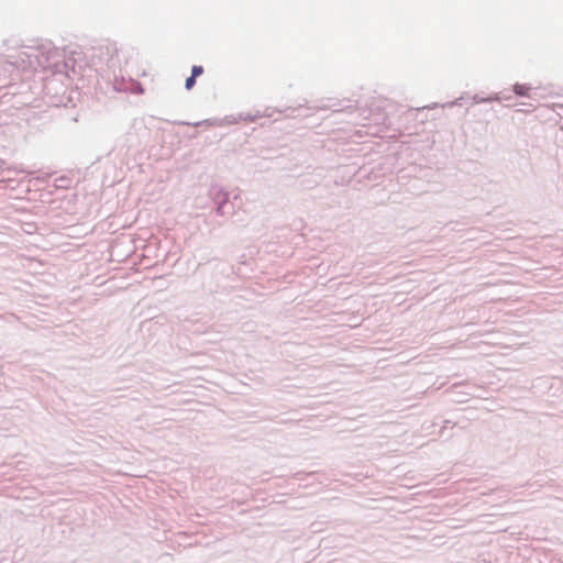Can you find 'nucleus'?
I'll use <instances>...</instances> for the list:
<instances>
[{
  "mask_svg": "<svg viewBox=\"0 0 563 563\" xmlns=\"http://www.w3.org/2000/svg\"><path fill=\"white\" fill-rule=\"evenodd\" d=\"M529 90L528 87H526L525 85H516L514 87V91L517 93V95H520V96H525L527 95V91Z\"/></svg>",
  "mask_w": 563,
  "mask_h": 563,
  "instance_id": "obj_1",
  "label": "nucleus"
},
{
  "mask_svg": "<svg viewBox=\"0 0 563 563\" xmlns=\"http://www.w3.org/2000/svg\"><path fill=\"white\" fill-rule=\"evenodd\" d=\"M202 73H203L202 66H194L191 69V76H194L195 78L200 76Z\"/></svg>",
  "mask_w": 563,
  "mask_h": 563,
  "instance_id": "obj_2",
  "label": "nucleus"
},
{
  "mask_svg": "<svg viewBox=\"0 0 563 563\" xmlns=\"http://www.w3.org/2000/svg\"><path fill=\"white\" fill-rule=\"evenodd\" d=\"M196 78L194 76H190L186 79L185 87L187 90H190L195 86Z\"/></svg>",
  "mask_w": 563,
  "mask_h": 563,
  "instance_id": "obj_3",
  "label": "nucleus"
}]
</instances>
